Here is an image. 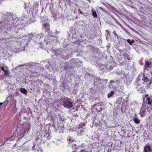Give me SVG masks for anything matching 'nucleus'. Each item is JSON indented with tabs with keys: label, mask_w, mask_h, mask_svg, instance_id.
Returning <instances> with one entry per match:
<instances>
[{
	"label": "nucleus",
	"mask_w": 152,
	"mask_h": 152,
	"mask_svg": "<svg viewBox=\"0 0 152 152\" xmlns=\"http://www.w3.org/2000/svg\"><path fill=\"white\" fill-rule=\"evenodd\" d=\"M142 80L143 81V83L146 85L147 87L149 88L152 83V80L149 79L147 76H145L144 74H143Z\"/></svg>",
	"instance_id": "nucleus-1"
},
{
	"label": "nucleus",
	"mask_w": 152,
	"mask_h": 152,
	"mask_svg": "<svg viewBox=\"0 0 152 152\" xmlns=\"http://www.w3.org/2000/svg\"><path fill=\"white\" fill-rule=\"evenodd\" d=\"M92 107L94 110H96L97 112H100L102 109V106L99 103H97L93 105Z\"/></svg>",
	"instance_id": "nucleus-2"
},
{
	"label": "nucleus",
	"mask_w": 152,
	"mask_h": 152,
	"mask_svg": "<svg viewBox=\"0 0 152 152\" xmlns=\"http://www.w3.org/2000/svg\"><path fill=\"white\" fill-rule=\"evenodd\" d=\"M31 125L30 124L27 123L26 125L23 129V136L28 134L29 131L31 130Z\"/></svg>",
	"instance_id": "nucleus-3"
},
{
	"label": "nucleus",
	"mask_w": 152,
	"mask_h": 152,
	"mask_svg": "<svg viewBox=\"0 0 152 152\" xmlns=\"http://www.w3.org/2000/svg\"><path fill=\"white\" fill-rule=\"evenodd\" d=\"M85 124H81L78 126V129H77V132L79 135H81L82 133L85 130V128L84 127Z\"/></svg>",
	"instance_id": "nucleus-4"
},
{
	"label": "nucleus",
	"mask_w": 152,
	"mask_h": 152,
	"mask_svg": "<svg viewBox=\"0 0 152 152\" xmlns=\"http://www.w3.org/2000/svg\"><path fill=\"white\" fill-rule=\"evenodd\" d=\"M134 85L135 86L137 91L140 93H141L142 91V90L143 89V87L140 84V81H136Z\"/></svg>",
	"instance_id": "nucleus-5"
},
{
	"label": "nucleus",
	"mask_w": 152,
	"mask_h": 152,
	"mask_svg": "<svg viewBox=\"0 0 152 152\" xmlns=\"http://www.w3.org/2000/svg\"><path fill=\"white\" fill-rule=\"evenodd\" d=\"M68 141L69 144L70 145H72V148L73 149L76 148L77 145L76 144V142L75 140L69 138L68 140Z\"/></svg>",
	"instance_id": "nucleus-6"
},
{
	"label": "nucleus",
	"mask_w": 152,
	"mask_h": 152,
	"mask_svg": "<svg viewBox=\"0 0 152 152\" xmlns=\"http://www.w3.org/2000/svg\"><path fill=\"white\" fill-rule=\"evenodd\" d=\"M64 105L65 107L69 108L72 107V104L68 100L64 99Z\"/></svg>",
	"instance_id": "nucleus-7"
},
{
	"label": "nucleus",
	"mask_w": 152,
	"mask_h": 152,
	"mask_svg": "<svg viewBox=\"0 0 152 152\" xmlns=\"http://www.w3.org/2000/svg\"><path fill=\"white\" fill-rule=\"evenodd\" d=\"M144 152H152V149L151 146L148 145H145L144 147Z\"/></svg>",
	"instance_id": "nucleus-8"
},
{
	"label": "nucleus",
	"mask_w": 152,
	"mask_h": 152,
	"mask_svg": "<svg viewBox=\"0 0 152 152\" xmlns=\"http://www.w3.org/2000/svg\"><path fill=\"white\" fill-rule=\"evenodd\" d=\"M43 28L45 29V31L48 32H49L50 30V26L49 24L45 23L42 25Z\"/></svg>",
	"instance_id": "nucleus-9"
},
{
	"label": "nucleus",
	"mask_w": 152,
	"mask_h": 152,
	"mask_svg": "<svg viewBox=\"0 0 152 152\" xmlns=\"http://www.w3.org/2000/svg\"><path fill=\"white\" fill-rule=\"evenodd\" d=\"M5 69H5L3 66L1 67V69L4 72V75L5 76H7L10 74V72L8 71L7 67V66H6Z\"/></svg>",
	"instance_id": "nucleus-10"
},
{
	"label": "nucleus",
	"mask_w": 152,
	"mask_h": 152,
	"mask_svg": "<svg viewBox=\"0 0 152 152\" xmlns=\"http://www.w3.org/2000/svg\"><path fill=\"white\" fill-rule=\"evenodd\" d=\"M146 110L145 108L142 107L140 110V114L142 117L145 115Z\"/></svg>",
	"instance_id": "nucleus-11"
},
{
	"label": "nucleus",
	"mask_w": 152,
	"mask_h": 152,
	"mask_svg": "<svg viewBox=\"0 0 152 152\" xmlns=\"http://www.w3.org/2000/svg\"><path fill=\"white\" fill-rule=\"evenodd\" d=\"M151 64V62L145 61V64L144 65V67L145 68H147L150 67Z\"/></svg>",
	"instance_id": "nucleus-12"
},
{
	"label": "nucleus",
	"mask_w": 152,
	"mask_h": 152,
	"mask_svg": "<svg viewBox=\"0 0 152 152\" xmlns=\"http://www.w3.org/2000/svg\"><path fill=\"white\" fill-rule=\"evenodd\" d=\"M14 138H15L14 137H11L7 138H6V139L4 138L3 140V142H5L7 141H9H9H11V140L13 141L14 139Z\"/></svg>",
	"instance_id": "nucleus-13"
},
{
	"label": "nucleus",
	"mask_w": 152,
	"mask_h": 152,
	"mask_svg": "<svg viewBox=\"0 0 152 152\" xmlns=\"http://www.w3.org/2000/svg\"><path fill=\"white\" fill-rule=\"evenodd\" d=\"M123 56L125 59L130 60V58L129 55L126 53H124L123 54Z\"/></svg>",
	"instance_id": "nucleus-14"
},
{
	"label": "nucleus",
	"mask_w": 152,
	"mask_h": 152,
	"mask_svg": "<svg viewBox=\"0 0 152 152\" xmlns=\"http://www.w3.org/2000/svg\"><path fill=\"white\" fill-rule=\"evenodd\" d=\"M20 91L23 94H26L27 91L24 88H22L20 89Z\"/></svg>",
	"instance_id": "nucleus-15"
},
{
	"label": "nucleus",
	"mask_w": 152,
	"mask_h": 152,
	"mask_svg": "<svg viewBox=\"0 0 152 152\" xmlns=\"http://www.w3.org/2000/svg\"><path fill=\"white\" fill-rule=\"evenodd\" d=\"M115 81L113 80H110L109 83V86L111 88H113L114 86L113 84V83H114Z\"/></svg>",
	"instance_id": "nucleus-16"
},
{
	"label": "nucleus",
	"mask_w": 152,
	"mask_h": 152,
	"mask_svg": "<svg viewBox=\"0 0 152 152\" xmlns=\"http://www.w3.org/2000/svg\"><path fill=\"white\" fill-rule=\"evenodd\" d=\"M147 100L148 101V103L149 104H151L152 102V99L149 97L147 98Z\"/></svg>",
	"instance_id": "nucleus-17"
},
{
	"label": "nucleus",
	"mask_w": 152,
	"mask_h": 152,
	"mask_svg": "<svg viewBox=\"0 0 152 152\" xmlns=\"http://www.w3.org/2000/svg\"><path fill=\"white\" fill-rule=\"evenodd\" d=\"M134 122L137 124H138L140 123V120H138V119L137 118H135L134 119Z\"/></svg>",
	"instance_id": "nucleus-18"
},
{
	"label": "nucleus",
	"mask_w": 152,
	"mask_h": 152,
	"mask_svg": "<svg viewBox=\"0 0 152 152\" xmlns=\"http://www.w3.org/2000/svg\"><path fill=\"white\" fill-rule=\"evenodd\" d=\"M92 15L94 17L96 18L97 17V13L95 11L93 12L92 13Z\"/></svg>",
	"instance_id": "nucleus-19"
},
{
	"label": "nucleus",
	"mask_w": 152,
	"mask_h": 152,
	"mask_svg": "<svg viewBox=\"0 0 152 152\" xmlns=\"http://www.w3.org/2000/svg\"><path fill=\"white\" fill-rule=\"evenodd\" d=\"M147 111H148V112L149 113L152 112V107H148L147 108Z\"/></svg>",
	"instance_id": "nucleus-20"
},
{
	"label": "nucleus",
	"mask_w": 152,
	"mask_h": 152,
	"mask_svg": "<svg viewBox=\"0 0 152 152\" xmlns=\"http://www.w3.org/2000/svg\"><path fill=\"white\" fill-rule=\"evenodd\" d=\"M127 42L130 45H132L133 42L131 41L130 39H128L127 40Z\"/></svg>",
	"instance_id": "nucleus-21"
},
{
	"label": "nucleus",
	"mask_w": 152,
	"mask_h": 152,
	"mask_svg": "<svg viewBox=\"0 0 152 152\" xmlns=\"http://www.w3.org/2000/svg\"><path fill=\"white\" fill-rule=\"evenodd\" d=\"M141 79L140 75H139L137 77L136 81H139Z\"/></svg>",
	"instance_id": "nucleus-22"
},
{
	"label": "nucleus",
	"mask_w": 152,
	"mask_h": 152,
	"mask_svg": "<svg viewBox=\"0 0 152 152\" xmlns=\"http://www.w3.org/2000/svg\"><path fill=\"white\" fill-rule=\"evenodd\" d=\"M113 33L116 36L117 38L118 37V36L116 32V31H115V30H114L113 31Z\"/></svg>",
	"instance_id": "nucleus-23"
},
{
	"label": "nucleus",
	"mask_w": 152,
	"mask_h": 152,
	"mask_svg": "<svg viewBox=\"0 0 152 152\" xmlns=\"http://www.w3.org/2000/svg\"><path fill=\"white\" fill-rule=\"evenodd\" d=\"M114 94V92L113 91H111L110 94H109L108 95H113Z\"/></svg>",
	"instance_id": "nucleus-24"
},
{
	"label": "nucleus",
	"mask_w": 152,
	"mask_h": 152,
	"mask_svg": "<svg viewBox=\"0 0 152 152\" xmlns=\"http://www.w3.org/2000/svg\"><path fill=\"white\" fill-rule=\"evenodd\" d=\"M106 31L107 32V35H109L110 34V32L108 30H106Z\"/></svg>",
	"instance_id": "nucleus-25"
},
{
	"label": "nucleus",
	"mask_w": 152,
	"mask_h": 152,
	"mask_svg": "<svg viewBox=\"0 0 152 152\" xmlns=\"http://www.w3.org/2000/svg\"><path fill=\"white\" fill-rule=\"evenodd\" d=\"M80 14H82L83 15H84V14L83 12H82L81 11H80Z\"/></svg>",
	"instance_id": "nucleus-26"
},
{
	"label": "nucleus",
	"mask_w": 152,
	"mask_h": 152,
	"mask_svg": "<svg viewBox=\"0 0 152 152\" xmlns=\"http://www.w3.org/2000/svg\"><path fill=\"white\" fill-rule=\"evenodd\" d=\"M35 146V145H34L33 146V147H32V149H33V148Z\"/></svg>",
	"instance_id": "nucleus-27"
},
{
	"label": "nucleus",
	"mask_w": 152,
	"mask_h": 152,
	"mask_svg": "<svg viewBox=\"0 0 152 152\" xmlns=\"http://www.w3.org/2000/svg\"><path fill=\"white\" fill-rule=\"evenodd\" d=\"M112 96H108V98H110V97Z\"/></svg>",
	"instance_id": "nucleus-28"
},
{
	"label": "nucleus",
	"mask_w": 152,
	"mask_h": 152,
	"mask_svg": "<svg viewBox=\"0 0 152 152\" xmlns=\"http://www.w3.org/2000/svg\"><path fill=\"white\" fill-rule=\"evenodd\" d=\"M3 104L2 103H0V105H2Z\"/></svg>",
	"instance_id": "nucleus-29"
},
{
	"label": "nucleus",
	"mask_w": 152,
	"mask_h": 152,
	"mask_svg": "<svg viewBox=\"0 0 152 152\" xmlns=\"http://www.w3.org/2000/svg\"><path fill=\"white\" fill-rule=\"evenodd\" d=\"M3 40H5V41H6V40H7V39H3Z\"/></svg>",
	"instance_id": "nucleus-30"
},
{
	"label": "nucleus",
	"mask_w": 152,
	"mask_h": 152,
	"mask_svg": "<svg viewBox=\"0 0 152 152\" xmlns=\"http://www.w3.org/2000/svg\"><path fill=\"white\" fill-rule=\"evenodd\" d=\"M17 143H16L15 145V146L16 145Z\"/></svg>",
	"instance_id": "nucleus-31"
},
{
	"label": "nucleus",
	"mask_w": 152,
	"mask_h": 152,
	"mask_svg": "<svg viewBox=\"0 0 152 152\" xmlns=\"http://www.w3.org/2000/svg\"><path fill=\"white\" fill-rule=\"evenodd\" d=\"M83 151H81L80 152H83Z\"/></svg>",
	"instance_id": "nucleus-32"
},
{
	"label": "nucleus",
	"mask_w": 152,
	"mask_h": 152,
	"mask_svg": "<svg viewBox=\"0 0 152 152\" xmlns=\"http://www.w3.org/2000/svg\"><path fill=\"white\" fill-rule=\"evenodd\" d=\"M64 126V125H63L62 126V127H63Z\"/></svg>",
	"instance_id": "nucleus-33"
},
{
	"label": "nucleus",
	"mask_w": 152,
	"mask_h": 152,
	"mask_svg": "<svg viewBox=\"0 0 152 152\" xmlns=\"http://www.w3.org/2000/svg\"><path fill=\"white\" fill-rule=\"evenodd\" d=\"M72 152H76V151H73Z\"/></svg>",
	"instance_id": "nucleus-34"
},
{
	"label": "nucleus",
	"mask_w": 152,
	"mask_h": 152,
	"mask_svg": "<svg viewBox=\"0 0 152 152\" xmlns=\"http://www.w3.org/2000/svg\"><path fill=\"white\" fill-rule=\"evenodd\" d=\"M59 127L58 126V129H59Z\"/></svg>",
	"instance_id": "nucleus-35"
},
{
	"label": "nucleus",
	"mask_w": 152,
	"mask_h": 152,
	"mask_svg": "<svg viewBox=\"0 0 152 152\" xmlns=\"http://www.w3.org/2000/svg\"><path fill=\"white\" fill-rule=\"evenodd\" d=\"M151 74L152 75V72H151Z\"/></svg>",
	"instance_id": "nucleus-36"
},
{
	"label": "nucleus",
	"mask_w": 152,
	"mask_h": 152,
	"mask_svg": "<svg viewBox=\"0 0 152 152\" xmlns=\"http://www.w3.org/2000/svg\"><path fill=\"white\" fill-rule=\"evenodd\" d=\"M62 121H64V120H62Z\"/></svg>",
	"instance_id": "nucleus-37"
},
{
	"label": "nucleus",
	"mask_w": 152,
	"mask_h": 152,
	"mask_svg": "<svg viewBox=\"0 0 152 152\" xmlns=\"http://www.w3.org/2000/svg\"><path fill=\"white\" fill-rule=\"evenodd\" d=\"M145 95H148L147 94H146Z\"/></svg>",
	"instance_id": "nucleus-38"
},
{
	"label": "nucleus",
	"mask_w": 152,
	"mask_h": 152,
	"mask_svg": "<svg viewBox=\"0 0 152 152\" xmlns=\"http://www.w3.org/2000/svg\"><path fill=\"white\" fill-rule=\"evenodd\" d=\"M1 2H0V4H1Z\"/></svg>",
	"instance_id": "nucleus-39"
}]
</instances>
